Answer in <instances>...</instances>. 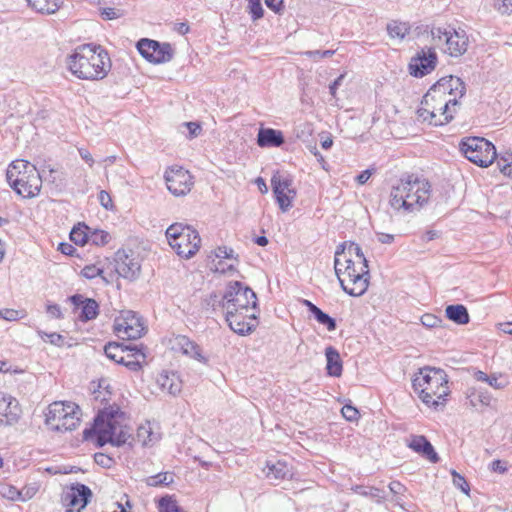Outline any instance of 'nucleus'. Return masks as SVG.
<instances>
[{"instance_id":"nucleus-11","label":"nucleus","mask_w":512,"mask_h":512,"mask_svg":"<svg viewBox=\"0 0 512 512\" xmlns=\"http://www.w3.org/2000/svg\"><path fill=\"white\" fill-rule=\"evenodd\" d=\"M459 147L468 161L482 168L489 167L497 158L494 144L483 137H466Z\"/></svg>"},{"instance_id":"nucleus-30","label":"nucleus","mask_w":512,"mask_h":512,"mask_svg":"<svg viewBox=\"0 0 512 512\" xmlns=\"http://www.w3.org/2000/svg\"><path fill=\"white\" fill-rule=\"evenodd\" d=\"M467 398L469 399L473 407H487L492 402V395L480 388L472 387L467 392Z\"/></svg>"},{"instance_id":"nucleus-17","label":"nucleus","mask_w":512,"mask_h":512,"mask_svg":"<svg viewBox=\"0 0 512 512\" xmlns=\"http://www.w3.org/2000/svg\"><path fill=\"white\" fill-rule=\"evenodd\" d=\"M137 50L147 61L160 64L169 62L174 55V49L169 43L143 38L137 42Z\"/></svg>"},{"instance_id":"nucleus-52","label":"nucleus","mask_w":512,"mask_h":512,"mask_svg":"<svg viewBox=\"0 0 512 512\" xmlns=\"http://www.w3.org/2000/svg\"><path fill=\"white\" fill-rule=\"evenodd\" d=\"M0 373L22 374L24 370L18 366H12L8 362L0 360Z\"/></svg>"},{"instance_id":"nucleus-45","label":"nucleus","mask_w":512,"mask_h":512,"mask_svg":"<svg viewBox=\"0 0 512 512\" xmlns=\"http://www.w3.org/2000/svg\"><path fill=\"white\" fill-rule=\"evenodd\" d=\"M41 338L50 344L56 345V346H64L65 345V338L58 333H42Z\"/></svg>"},{"instance_id":"nucleus-25","label":"nucleus","mask_w":512,"mask_h":512,"mask_svg":"<svg viewBox=\"0 0 512 512\" xmlns=\"http://www.w3.org/2000/svg\"><path fill=\"white\" fill-rule=\"evenodd\" d=\"M170 349L178 354H183L191 358H202L200 347L187 336L176 335L168 340Z\"/></svg>"},{"instance_id":"nucleus-2","label":"nucleus","mask_w":512,"mask_h":512,"mask_svg":"<svg viewBox=\"0 0 512 512\" xmlns=\"http://www.w3.org/2000/svg\"><path fill=\"white\" fill-rule=\"evenodd\" d=\"M223 308L226 321L235 333L246 335L257 327V297L251 288L238 281L230 283L224 295Z\"/></svg>"},{"instance_id":"nucleus-50","label":"nucleus","mask_w":512,"mask_h":512,"mask_svg":"<svg viewBox=\"0 0 512 512\" xmlns=\"http://www.w3.org/2000/svg\"><path fill=\"white\" fill-rule=\"evenodd\" d=\"M171 481H172V479H171V477H169L168 473H159L155 476H151L148 479V483L151 486H157V485L163 484V483L168 484Z\"/></svg>"},{"instance_id":"nucleus-8","label":"nucleus","mask_w":512,"mask_h":512,"mask_svg":"<svg viewBox=\"0 0 512 512\" xmlns=\"http://www.w3.org/2000/svg\"><path fill=\"white\" fill-rule=\"evenodd\" d=\"M10 187L23 198H34L42 188V178L35 165L24 159L12 161L6 170Z\"/></svg>"},{"instance_id":"nucleus-9","label":"nucleus","mask_w":512,"mask_h":512,"mask_svg":"<svg viewBox=\"0 0 512 512\" xmlns=\"http://www.w3.org/2000/svg\"><path fill=\"white\" fill-rule=\"evenodd\" d=\"M82 410L73 401L58 400L50 403L44 411L45 425L52 431L65 433L80 425Z\"/></svg>"},{"instance_id":"nucleus-33","label":"nucleus","mask_w":512,"mask_h":512,"mask_svg":"<svg viewBox=\"0 0 512 512\" xmlns=\"http://www.w3.org/2000/svg\"><path fill=\"white\" fill-rule=\"evenodd\" d=\"M304 303L308 307L309 311L314 315L318 323L326 326L328 331H334L336 329V323L333 318H331L328 314L324 313L312 302L305 300Z\"/></svg>"},{"instance_id":"nucleus-36","label":"nucleus","mask_w":512,"mask_h":512,"mask_svg":"<svg viewBox=\"0 0 512 512\" xmlns=\"http://www.w3.org/2000/svg\"><path fill=\"white\" fill-rule=\"evenodd\" d=\"M411 27L407 22L394 20L387 25L388 35L393 39L402 40L410 33Z\"/></svg>"},{"instance_id":"nucleus-43","label":"nucleus","mask_w":512,"mask_h":512,"mask_svg":"<svg viewBox=\"0 0 512 512\" xmlns=\"http://www.w3.org/2000/svg\"><path fill=\"white\" fill-rule=\"evenodd\" d=\"M107 512H132V504L127 495H124L121 502L112 504Z\"/></svg>"},{"instance_id":"nucleus-55","label":"nucleus","mask_w":512,"mask_h":512,"mask_svg":"<svg viewBox=\"0 0 512 512\" xmlns=\"http://www.w3.org/2000/svg\"><path fill=\"white\" fill-rule=\"evenodd\" d=\"M491 470L503 474L507 471V463L501 460H494L491 463Z\"/></svg>"},{"instance_id":"nucleus-26","label":"nucleus","mask_w":512,"mask_h":512,"mask_svg":"<svg viewBox=\"0 0 512 512\" xmlns=\"http://www.w3.org/2000/svg\"><path fill=\"white\" fill-rule=\"evenodd\" d=\"M407 446L431 463H437L439 461L438 454L434 447L423 435H412L408 440Z\"/></svg>"},{"instance_id":"nucleus-16","label":"nucleus","mask_w":512,"mask_h":512,"mask_svg":"<svg viewBox=\"0 0 512 512\" xmlns=\"http://www.w3.org/2000/svg\"><path fill=\"white\" fill-rule=\"evenodd\" d=\"M164 179L167 189L176 197L187 195L194 186V177L189 170L179 165L168 167Z\"/></svg>"},{"instance_id":"nucleus-56","label":"nucleus","mask_w":512,"mask_h":512,"mask_svg":"<svg viewBox=\"0 0 512 512\" xmlns=\"http://www.w3.org/2000/svg\"><path fill=\"white\" fill-rule=\"evenodd\" d=\"M265 4L276 13L280 12L283 8V0H265Z\"/></svg>"},{"instance_id":"nucleus-10","label":"nucleus","mask_w":512,"mask_h":512,"mask_svg":"<svg viewBox=\"0 0 512 512\" xmlns=\"http://www.w3.org/2000/svg\"><path fill=\"white\" fill-rule=\"evenodd\" d=\"M166 238L172 250L183 259L192 258L201 248L199 232L187 224H171L166 229Z\"/></svg>"},{"instance_id":"nucleus-37","label":"nucleus","mask_w":512,"mask_h":512,"mask_svg":"<svg viewBox=\"0 0 512 512\" xmlns=\"http://www.w3.org/2000/svg\"><path fill=\"white\" fill-rule=\"evenodd\" d=\"M80 276L87 280H93L97 277H101L104 279V269L100 261H96L95 263L85 265L81 271Z\"/></svg>"},{"instance_id":"nucleus-23","label":"nucleus","mask_w":512,"mask_h":512,"mask_svg":"<svg viewBox=\"0 0 512 512\" xmlns=\"http://www.w3.org/2000/svg\"><path fill=\"white\" fill-rule=\"evenodd\" d=\"M437 56L434 50H422L414 58L409 65L410 72L416 77H422L430 73L436 65Z\"/></svg>"},{"instance_id":"nucleus-13","label":"nucleus","mask_w":512,"mask_h":512,"mask_svg":"<svg viewBox=\"0 0 512 512\" xmlns=\"http://www.w3.org/2000/svg\"><path fill=\"white\" fill-rule=\"evenodd\" d=\"M114 334L122 340H137L146 333L143 319L135 312L121 311L114 319Z\"/></svg>"},{"instance_id":"nucleus-19","label":"nucleus","mask_w":512,"mask_h":512,"mask_svg":"<svg viewBox=\"0 0 512 512\" xmlns=\"http://www.w3.org/2000/svg\"><path fill=\"white\" fill-rule=\"evenodd\" d=\"M92 492L89 487L81 483H75L65 488L61 501L66 512H80L85 508Z\"/></svg>"},{"instance_id":"nucleus-49","label":"nucleus","mask_w":512,"mask_h":512,"mask_svg":"<svg viewBox=\"0 0 512 512\" xmlns=\"http://www.w3.org/2000/svg\"><path fill=\"white\" fill-rule=\"evenodd\" d=\"M495 9L501 14L512 13V0H493Z\"/></svg>"},{"instance_id":"nucleus-62","label":"nucleus","mask_w":512,"mask_h":512,"mask_svg":"<svg viewBox=\"0 0 512 512\" xmlns=\"http://www.w3.org/2000/svg\"><path fill=\"white\" fill-rule=\"evenodd\" d=\"M344 78V74H341L330 86H329V90H330V93L333 97L336 96V93H337V89L339 87V85L341 84L342 80Z\"/></svg>"},{"instance_id":"nucleus-1","label":"nucleus","mask_w":512,"mask_h":512,"mask_svg":"<svg viewBox=\"0 0 512 512\" xmlns=\"http://www.w3.org/2000/svg\"><path fill=\"white\" fill-rule=\"evenodd\" d=\"M465 93L466 87L460 78L439 79L424 94L417 110L418 118L433 126L450 123L458 114Z\"/></svg>"},{"instance_id":"nucleus-6","label":"nucleus","mask_w":512,"mask_h":512,"mask_svg":"<svg viewBox=\"0 0 512 512\" xmlns=\"http://www.w3.org/2000/svg\"><path fill=\"white\" fill-rule=\"evenodd\" d=\"M66 64L77 79L91 82L105 79L112 68L108 52L95 44L77 46L67 57Z\"/></svg>"},{"instance_id":"nucleus-63","label":"nucleus","mask_w":512,"mask_h":512,"mask_svg":"<svg viewBox=\"0 0 512 512\" xmlns=\"http://www.w3.org/2000/svg\"><path fill=\"white\" fill-rule=\"evenodd\" d=\"M378 240L383 244H391L394 241V235L388 233H379Z\"/></svg>"},{"instance_id":"nucleus-54","label":"nucleus","mask_w":512,"mask_h":512,"mask_svg":"<svg viewBox=\"0 0 512 512\" xmlns=\"http://www.w3.org/2000/svg\"><path fill=\"white\" fill-rule=\"evenodd\" d=\"M334 53H335V50H325L323 52H321L319 50H315V51H307V52H305V55L310 58H316V57L326 58V57L332 56Z\"/></svg>"},{"instance_id":"nucleus-29","label":"nucleus","mask_w":512,"mask_h":512,"mask_svg":"<svg viewBox=\"0 0 512 512\" xmlns=\"http://www.w3.org/2000/svg\"><path fill=\"white\" fill-rule=\"evenodd\" d=\"M284 143V136L280 130L260 128L257 135V144L262 148L279 147Z\"/></svg>"},{"instance_id":"nucleus-15","label":"nucleus","mask_w":512,"mask_h":512,"mask_svg":"<svg viewBox=\"0 0 512 512\" xmlns=\"http://www.w3.org/2000/svg\"><path fill=\"white\" fill-rule=\"evenodd\" d=\"M271 186L280 210L282 212L290 210L297 196V191L293 187V180L290 176L276 171L271 178Z\"/></svg>"},{"instance_id":"nucleus-7","label":"nucleus","mask_w":512,"mask_h":512,"mask_svg":"<svg viewBox=\"0 0 512 512\" xmlns=\"http://www.w3.org/2000/svg\"><path fill=\"white\" fill-rule=\"evenodd\" d=\"M431 196V184L418 174L401 177L390 191L389 204L395 211L415 213L420 211Z\"/></svg>"},{"instance_id":"nucleus-48","label":"nucleus","mask_w":512,"mask_h":512,"mask_svg":"<svg viewBox=\"0 0 512 512\" xmlns=\"http://www.w3.org/2000/svg\"><path fill=\"white\" fill-rule=\"evenodd\" d=\"M232 254V249H229L225 246L217 247L210 255V258H212V262H215L216 259H230L232 258Z\"/></svg>"},{"instance_id":"nucleus-64","label":"nucleus","mask_w":512,"mask_h":512,"mask_svg":"<svg viewBox=\"0 0 512 512\" xmlns=\"http://www.w3.org/2000/svg\"><path fill=\"white\" fill-rule=\"evenodd\" d=\"M255 183L257 184L258 189L262 194H266L268 192V187L266 185L265 180L262 177H258L255 180Z\"/></svg>"},{"instance_id":"nucleus-42","label":"nucleus","mask_w":512,"mask_h":512,"mask_svg":"<svg viewBox=\"0 0 512 512\" xmlns=\"http://www.w3.org/2000/svg\"><path fill=\"white\" fill-rule=\"evenodd\" d=\"M248 1V11L252 17V19L258 20L263 17L264 10L261 5V0H247Z\"/></svg>"},{"instance_id":"nucleus-39","label":"nucleus","mask_w":512,"mask_h":512,"mask_svg":"<svg viewBox=\"0 0 512 512\" xmlns=\"http://www.w3.org/2000/svg\"><path fill=\"white\" fill-rule=\"evenodd\" d=\"M499 170L505 176L512 178V152H504L497 158Z\"/></svg>"},{"instance_id":"nucleus-35","label":"nucleus","mask_w":512,"mask_h":512,"mask_svg":"<svg viewBox=\"0 0 512 512\" xmlns=\"http://www.w3.org/2000/svg\"><path fill=\"white\" fill-rule=\"evenodd\" d=\"M327 372L330 376H340L342 373V363L339 353L332 347L326 349Z\"/></svg>"},{"instance_id":"nucleus-12","label":"nucleus","mask_w":512,"mask_h":512,"mask_svg":"<svg viewBox=\"0 0 512 512\" xmlns=\"http://www.w3.org/2000/svg\"><path fill=\"white\" fill-rule=\"evenodd\" d=\"M105 355L131 371H139L146 362L145 353L136 347H129L118 342H110L104 347Z\"/></svg>"},{"instance_id":"nucleus-32","label":"nucleus","mask_w":512,"mask_h":512,"mask_svg":"<svg viewBox=\"0 0 512 512\" xmlns=\"http://www.w3.org/2000/svg\"><path fill=\"white\" fill-rule=\"evenodd\" d=\"M29 5L39 13L53 14L63 3V0H27Z\"/></svg>"},{"instance_id":"nucleus-41","label":"nucleus","mask_w":512,"mask_h":512,"mask_svg":"<svg viewBox=\"0 0 512 512\" xmlns=\"http://www.w3.org/2000/svg\"><path fill=\"white\" fill-rule=\"evenodd\" d=\"M488 385L494 389H503L509 384V378L503 373H493L489 376Z\"/></svg>"},{"instance_id":"nucleus-31","label":"nucleus","mask_w":512,"mask_h":512,"mask_svg":"<svg viewBox=\"0 0 512 512\" xmlns=\"http://www.w3.org/2000/svg\"><path fill=\"white\" fill-rule=\"evenodd\" d=\"M446 317L459 324L464 325L467 324L470 320L468 311L464 305H449L445 309Z\"/></svg>"},{"instance_id":"nucleus-47","label":"nucleus","mask_w":512,"mask_h":512,"mask_svg":"<svg viewBox=\"0 0 512 512\" xmlns=\"http://www.w3.org/2000/svg\"><path fill=\"white\" fill-rule=\"evenodd\" d=\"M100 15L104 20H114L120 18L123 12L115 7H106L101 9Z\"/></svg>"},{"instance_id":"nucleus-4","label":"nucleus","mask_w":512,"mask_h":512,"mask_svg":"<svg viewBox=\"0 0 512 512\" xmlns=\"http://www.w3.org/2000/svg\"><path fill=\"white\" fill-rule=\"evenodd\" d=\"M335 273L342 289L351 296L363 295L369 286V269L361 248L354 243H344L336 251Z\"/></svg>"},{"instance_id":"nucleus-28","label":"nucleus","mask_w":512,"mask_h":512,"mask_svg":"<svg viewBox=\"0 0 512 512\" xmlns=\"http://www.w3.org/2000/svg\"><path fill=\"white\" fill-rule=\"evenodd\" d=\"M159 387L169 394L176 395L181 391L182 381L173 371H162L156 377Z\"/></svg>"},{"instance_id":"nucleus-58","label":"nucleus","mask_w":512,"mask_h":512,"mask_svg":"<svg viewBox=\"0 0 512 512\" xmlns=\"http://www.w3.org/2000/svg\"><path fill=\"white\" fill-rule=\"evenodd\" d=\"M373 174V170H370V169H367V170H364L362 171L356 178L358 184L360 185H363L365 184L369 179L370 177L372 176Z\"/></svg>"},{"instance_id":"nucleus-40","label":"nucleus","mask_w":512,"mask_h":512,"mask_svg":"<svg viewBox=\"0 0 512 512\" xmlns=\"http://www.w3.org/2000/svg\"><path fill=\"white\" fill-rule=\"evenodd\" d=\"M110 239L109 233L104 230H90L89 242L95 246H105L109 243Z\"/></svg>"},{"instance_id":"nucleus-20","label":"nucleus","mask_w":512,"mask_h":512,"mask_svg":"<svg viewBox=\"0 0 512 512\" xmlns=\"http://www.w3.org/2000/svg\"><path fill=\"white\" fill-rule=\"evenodd\" d=\"M141 269L139 256L131 249H120L115 255V271L123 277L132 279Z\"/></svg>"},{"instance_id":"nucleus-24","label":"nucleus","mask_w":512,"mask_h":512,"mask_svg":"<svg viewBox=\"0 0 512 512\" xmlns=\"http://www.w3.org/2000/svg\"><path fill=\"white\" fill-rule=\"evenodd\" d=\"M20 414L18 401L8 394L0 393V423L11 425L18 420Z\"/></svg>"},{"instance_id":"nucleus-59","label":"nucleus","mask_w":512,"mask_h":512,"mask_svg":"<svg viewBox=\"0 0 512 512\" xmlns=\"http://www.w3.org/2000/svg\"><path fill=\"white\" fill-rule=\"evenodd\" d=\"M389 489L392 493L394 494H401L404 492L405 490V487L404 485L399 482V481H392L390 484H389Z\"/></svg>"},{"instance_id":"nucleus-14","label":"nucleus","mask_w":512,"mask_h":512,"mask_svg":"<svg viewBox=\"0 0 512 512\" xmlns=\"http://www.w3.org/2000/svg\"><path fill=\"white\" fill-rule=\"evenodd\" d=\"M432 36L437 44H445L444 53L452 57L462 56L468 49L469 40L463 30L436 28L432 31Z\"/></svg>"},{"instance_id":"nucleus-5","label":"nucleus","mask_w":512,"mask_h":512,"mask_svg":"<svg viewBox=\"0 0 512 512\" xmlns=\"http://www.w3.org/2000/svg\"><path fill=\"white\" fill-rule=\"evenodd\" d=\"M129 423V418L119 407H106L98 413L93 426L83 431V439L99 446L125 444L131 438Z\"/></svg>"},{"instance_id":"nucleus-27","label":"nucleus","mask_w":512,"mask_h":512,"mask_svg":"<svg viewBox=\"0 0 512 512\" xmlns=\"http://www.w3.org/2000/svg\"><path fill=\"white\" fill-rule=\"evenodd\" d=\"M160 438L159 427L150 421L140 424L137 428L136 439L143 446H153Z\"/></svg>"},{"instance_id":"nucleus-38","label":"nucleus","mask_w":512,"mask_h":512,"mask_svg":"<svg viewBox=\"0 0 512 512\" xmlns=\"http://www.w3.org/2000/svg\"><path fill=\"white\" fill-rule=\"evenodd\" d=\"M159 512H185L174 496L166 495L157 501Z\"/></svg>"},{"instance_id":"nucleus-34","label":"nucleus","mask_w":512,"mask_h":512,"mask_svg":"<svg viewBox=\"0 0 512 512\" xmlns=\"http://www.w3.org/2000/svg\"><path fill=\"white\" fill-rule=\"evenodd\" d=\"M90 228L85 224L79 222L70 232V240L78 246H84L89 243Z\"/></svg>"},{"instance_id":"nucleus-46","label":"nucleus","mask_w":512,"mask_h":512,"mask_svg":"<svg viewBox=\"0 0 512 512\" xmlns=\"http://www.w3.org/2000/svg\"><path fill=\"white\" fill-rule=\"evenodd\" d=\"M441 319L434 314L426 313L421 317V323L428 328H435L441 325Z\"/></svg>"},{"instance_id":"nucleus-18","label":"nucleus","mask_w":512,"mask_h":512,"mask_svg":"<svg viewBox=\"0 0 512 512\" xmlns=\"http://www.w3.org/2000/svg\"><path fill=\"white\" fill-rule=\"evenodd\" d=\"M39 481L27 482L22 488L16 487L7 479L0 480V497L12 502H27L33 499L40 491Z\"/></svg>"},{"instance_id":"nucleus-61","label":"nucleus","mask_w":512,"mask_h":512,"mask_svg":"<svg viewBox=\"0 0 512 512\" xmlns=\"http://www.w3.org/2000/svg\"><path fill=\"white\" fill-rule=\"evenodd\" d=\"M47 312L55 317V318H60L62 313H61V308L59 305L57 304H53V305H48L47 306Z\"/></svg>"},{"instance_id":"nucleus-22","label":"nucleus","mask_w":512,"mask_h":512,"mask_svg":"<svg viewBox=\"0 0 512 512\" xmlns=\"http://www.w3.org/2000/svg\"><path fill=\"white\" fill-rule=\"evenodd\" d=\"M294 472V467L282 459L267 460L262 468L264 477L275 482L292 480Z\"/></svg>"},{"instance_id":"nucleus-57","label":"nucleus","mask_w":512,"mask_h":512,"mask_svg":"<svg viewBox=\"0 0 512 512\" xmlns=\"http://www.w3.org/2000/svg\"><path fill=\"white\" fill-rule=\"evenodd\" d=\"M58 250L62 254L67 256H72L76 252V248L69 243H60L58 246Z\"/></svg>"},{"instance_id":"nucleus-51","label":"nucleus","mask_w":512,"mask_h":512,"mask_svg":"<svg viewBox=\"0 0 512 512\" xmlns=\"http://www.w3.org/2000/svg\"><path fill=\"white\" fill-rule=\"evenodd\" d=\"M341 413H342L343 417L345 419H347L348 421L357 420L358 417H359L358 410L355 407L351 406V405L343 406V408L341 410Z\"/></svg>"},{"instance_id":"nucleus-44","label":"nucleus","mask_w":512,"mask_h":512,"mask_svg":"<svg viewBox=\"0 0 512 512\" xmlns=\"http://www.w3.org/2000/svg\"><path fill=\"white\" fill-rule=\"evenodd\" d=\"M451 475L453 477V484L462 492L468 495L470 491V486L467 483L466 479L462 475L457 473L455 470L451 471Z\"/></svg>"},{"instance_id":"nucleus-53","label":"nucleus","mask_w":512,"mask_h":512,"mask_svg":"<svg viewBox=\"0 0 512 512\" xmlns=\"http://www.w3.org/2000/svg\"><path fill=\"white\" fill-rule=\"evenodd\" d=\"M78 152L81 158L89 165V167H93L95 160L90 151L84 147H80L78 148Z\"/></svg>"},{"instance_id":"nucleus-21","label":"nucleus","mask_w":512,"mask_h":512,"mask_svg":"<svg viewBox=\"0 0 512 512\" xmlns=\"http://www.w3.org/2000/svg\"><path fill=\"white\" fill-rule=\"evenodd\" d=\"M73 305V312L82 322L94 320L99 315V304L95 299L75 294L69 298Z\"/></svg>"},{"instance_id":"nucleus-3","label":"nucleus","mask_w":512,"mask_h":512,"mask_svg":"<svg viewBox=\"0 0 512 512\" xmlns=\"http://www.w3.org/2000/svg\"><path fill=\"white\" fill-rule=\"evenodd\" d=\"M412 390L423 407L430 412L444 411L453 393L446 371L432 366L419 368L414 373Z\"/></svg>"},{"instance_id":"nucleus-60","label":"nucleus","mask_w":512,"mask_h":512,"mask_svg":"<svg viewBox=\"0 0 512 512\" xmlns=\"http://www.w3.org/2000/svg\"><path fill=\"white\" fill-rule=\"evenodd\" d=\"M99 200L105 208H109L112 206L111 197L106 191H101L99 193Z\"/></svg>"}]
</instances>
